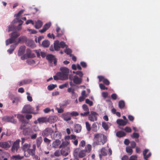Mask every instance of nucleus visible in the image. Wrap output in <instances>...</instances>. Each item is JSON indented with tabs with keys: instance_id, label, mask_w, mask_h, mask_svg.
Wrapping results in <instances>:
<instances>
[{
	"instance_id": "1",
	"label": "nucleus",
	"mask_w": 160,
	"mask_h": 160,
	"mask_svg": "<svg viewBox=\"0 0 160 160\" xmlns=\"http://www.w3.org/2000/svg\"><path fill=\"white\" fill-rule=\"evenodd\" d=\"M92 149V146L90 144H88L85 147V149L80 151L79 148L75 149L73 152L74 157H78L80 158H82L84 157L86 153H89Z\"/></svg>"
},
{
	"instance_id": "2",
	"label": "nucleus",
	"mask_w": 160,
	"mask_h": 160,
	"mask_svg": "<svg viewBox=\"0 0 160 160\" xmlns=\"http://www.w3.org/2000/svg\"><path fill=\"white\" fill-rule=\"evenodd\" d=\"M93 140L97 145H103L107 141V137L102 134L96 133L94 135Z\"/></svg>"
},
{
	"instance_id": "3",
	"label": "nucleus",
	"mask_w": 160,
	"mask_h": 160,
	"mask_svg": "<svg viewBox=\"0 0 160 160\" xmlns=\"http://www.w3.org/2000/svg\"><path fill=\"white\" fill-rule=\"evenodd\" d=\"M46 59L48 60L49 65L51 66H55L57 65V59L55 56L52 54L47 56Z\"/></svg>"
},
{
	"instance_id": "4",
	"label": "nucleus",
	"mask_w": 160,
	"mask_h": 160,
	"mask_svg": "<svg viewBox=\"0 0 160 160\" xmlns=\"http://www.w3.org/2000/svg\"><path fill=\"white\" fill-rule=\"evenodd\" d=\"M30 124L28 123L23 122L20 128V129L23 130V134L25 135H28L30 132Z\"/></svg>"
},
{
	"instance_id": "5",
	"label": "nucleus",
	"mask_w": 160,
	"mask_h": 160,
	"mask_svg": "<svg viewBox=\"0 0 160 160\" xmlns=\"http://www.w3.org/2000/svg\"><path fill=\"white\" fill-rule=\"evenodd\" d=\"M30 145L25 144L22 147V149L24 151V156L26 157L30 156Z\"/></svg>"
},
{
	"instance_id": "6",
	"label": "nucleus",
	"mask_w": 160,
	"mask_h": 160,
	"mask_svg": "<svg viewBox=\"0 0 160 160\" xmlns=\"http://www.w3.org/2000/svg\"><path fill=\"white\" fill-rule=\"evenodd\" d=\"M20 140L17 139L13 143V145L11 148V151L12 152H17L19 148V143Z\"/></svg>"
},
{
	"instance_id": "7",
	"label": "nucleus",
	"mask_w": 160,
	"mask_h": 160,
	"mask_svg": "<svg viewBox=\"0 0 160 160\" xmlns=\"http://www.w3.org/2000/svg\"><path fill=\"white\" fill-rule=\"evenodd\" d=\"M98 114L94 111H91L90 114L88 115V119L92 122L96 121L97 120V117Z\"/></svg>"
},
{
	"instance_id": "8",
	"label": "nucleus",
	"mask_w": 160,
	"mask_h": 160,
	"mask_svg": "<svg viewBox=\"0 0 160 160\" xmlns=\"http://www.w3.org/2000/svg\"><path fill=\"white\" fill-rule=\"evenodd\" d=\"M30 58V49L28 48L26 50V53L23 56L21 57V58L22 60H24L27 59V62L28 64H30L29 58Z\"/></svg>"
},
{
	"instance_id": "9",
	"label": "nucleus",
	"mask_w": 160,
	"mask_h": 160,
	"mask_svg": "<svg viewBox=\"0 0 160 160\" xmlns=\"http://www.w3.org/2000/svg\"><path fill=\"white\" fill-rule=\"evenodd\" d=\"M12 144V143L11 141L1 142H0V147L5 149H8L11 147Z\"/></svg>"
},
{
	"instance_id": "10",
	"label": "nucleus",
	"mask_w": 160,
	"mask_h": 160,
	"mask_svg": "<svg viewBox=\"0 0 160 160\" xmlns=\"http://www.w3.org/2000/svg\"><path fill=\"white\" fill-rule=\"evenodd\" d=\"M53 130L51 128H47L42 131V135L43 137H47L53 132Z\"/></svg>"
},
{
	"instance_id": "11",
	"label": "nucleus",
	"mask_w": 160,
	"mask_h": 160,
	"mask_svg": "<svg viewBox=\"0 0 160 160\" xmlns=\"http://www.w3.org/2000/svg\"><path fill=\"white\" fill-rule=\"evenodd\" d=\"M69 79L71 80H72L74 83L76 84H79L82 82V78H79L77 75L74 76L73 78L70 76Z\"/></svg>"
},
{
	"instance_id": "12",
	"label": "nucleus",
	"mask_w": 160,
	"mask_h": 160,
	"mask_svg": "<svg viewBox=\"0 0 160 160\" xmlns=\"http://www.w3.org/2000/svg\"><path fill=\"white\" fill-rule=\"evenodd\" d=\"M31 23L32 25H34L35 28L36 29H39L42 27V25L43 23L42 21L40 20H38L35 22V25L34 22L31 20Z\"/></svg>"
},
{
	"instance_id": "13",
	"label": "nucleus",
	"mask_w": 160,
	"mask_h": 160,
	"mask_svg": "<svg viewBox=\"0 0 160 160\" xmlns=\"http://www.w3.org/2000/svg\"><path fill=\"white\" fill-rule=\"evenodd\" d=\"M62 136V134L61 132H59L57 130L52 134H51V138L54 139H58L61 138Z\"/></svg>"
},
{
	"instance_id": "14",
	"label": "nucleus",
	"mask_w": 160,
	"mask_h": 160,
	"mask_svg": "<svg viewBox=\"0 0 160 160\" xmlns=\"http://www.w3.org/2000/svg\"><path fill=\"white\" fill-rule=\"evenodd\" d=\"M59 147V148H62L61 151V155L65 156H66L68 154L67 147L64 146L63 147L62 144Z\"/></svg>"
},
{
	"instance_id": "15",
	"label": "nucleus",
	"mask_w": 160,
	"mask_h": 160,
	"mask_svg": "<svg viewBox=\"0 0 160 160\" xmlns=\"http://www.w3.org/2000/svg\"><path fill=\"white\" fill-rule=\"evenodd\" d=\"M57 75L59 77V80H66L68 78V75H67V74L59 72L57 73Z\"/></svg>"
},
{
	"instance_id": "16",
	"label": "nucleus",
	"mask_w": 160,
	"mask_h": 160,
	"mask_svg": "<svg viewBox=\"0 0 160 160\" xmlns=\"http://www.w3.org/2000/svg\"><path fill=\"white\" fill-rule=\"evenodd\" d=\"M57 32L56 36L58 37H62L64 34V31L63 30L61 29L59 27H57L56 29Z\"/></svg>"
},
{
	"instance_id": "17",
	"label": "nucleus",
	"mask_w": 160,
	"mask_h": 160,
	"mask_svg": "<svg viewBox=\"0 0 160 160\" xmlns=\"http://www.w3.org/2000/svg\"><path fill=\"white\" fill-rule=\"evenodd\" d=\"M51 25L50 22L46 23L43 26L42 29L39 30V32L41 33H44L50 28Z\"/></svg>"
},
{
	"instance_id": "18",
	"label": "nucleus",
	"mask_w": 160,
	"mask_h": 160,
	"mask_svg": "<svg viewBox=\"0 0 160 160\" xmlns=\"http://www.w3.org/2000/svg\"><path fill=\"white\" fill-rule=\"evenodd\" d=\"M61 117L64 121H69L71 119L70 115L69 112L63 113Z\"/></svg>"
},
{
	"instance_id": "19",
	"label": "nucleus",
	"mask_w": 160,
	"mask_h": 160,
	"mask_svg": "<svg viewBox=\"0 0 160 160\" xmlns=\"http://www.w3.org/2000/svg\"><path fill=\"white\" fill-rule=\"evenodd\" d=\"M2 120L6 122H11L13 123H15L16 121L14 120L12 117L6 116L2 118Z\"/></svg>"
},
{
	"instance_id": "20",
	"label": "nucleus",
	"mask_w": 160,
	"mask_h": 160,
	"mask_svg": "<svg viewBox=\"0 0 160 160\" xmlns=\"http://www.w3.org/2000/svg\"><path fill=\"white\" fill-rule=\"evenodd\" d=\"M22 112L24 113H29L30 112V105H25L23 108Z\"/></svg>"
},
{
	"instance_id": "21",
	"label": "nucleus",
	"mask_w": 160,
	"mask_h": 160,
	"mask_svg": "<svg viewBox=\"0 0 160 160\" xmlns=\"http://www.w3.org/2000/svg\"><path fill=\"white\" fill-rule=\"evenodd\" d=\"M48 122L52 123L56 122L57 119L58 117L56 116H51L48 118Z\"/></svg>"
},
{
	"instance_id": "22",
	"label": "nucleus",
	"mask_w": 160,
	"mask_h": 160,
	"mask_svg": "<svg viewBox=\"0 0 160 160\" xmlns=\"http://www.w3.org/2000/svg\"><path fill=\"white\" fill-rule=\"evenodd\" d=\"M37 120L39 123H42L48 122V118L47 117H42L38 118Z\"/></svg>"
},
{
	"instance_id": "23",
	"label": "nucleus",
	"mask_w": 160,
	"mask_h": 160,
	"mask_svg": "<svg viewBox=\"0 0 160 160\" xmlns=\"http://www.w3.org/2000/svg\"><path fill=\"white\" fill-rule=\"evenodd\" d=\"M110 126L111 124L108 122H102V126L106 131H107L109 129Z\"/></svg>"
},
{
	"instance_id": "24",
	"label": "nucleus",
	"mask_w": 160,
	"mask_h": 160,
	"mask_svg": "<svg viewBox=\"0 0 160 160\" xmlns=\"http://www.w3.org/2000/svg\"><path fill=\"white\" fill-rule=\"evenodd\" d=\"M61 143V141L59 139H56L52 143V147L56 148L58 147V146Z\"/></svg>"
},
{
	"instance_id": "25",
	"label": "nucleus",
	"mask_w": 160,
	"mask_h": 160,
	"mask_svg": "<svg viewBox=\"0 0 160 160\" xmlns=\"http://www.w3.org/2000/svg\"><path fill=\"white\" fill-rule=\"evenodd\" d=\"M117 123L120 126H125L127 123V121H124L122 119H118L117 120Z\"/></svg>"
},
{
	"instance_id": "26",
	"label": "nucleus",
	"mask_w": 160,
	"mask_h": 160,
	"mask_svg": "<svg viewBox=\"0 0 160 160\" xmlns=\"http://www.w3.org/2000/svg\"><path fill=\"white\" fill-rule=\"evenodd\" d=\"M82 127L79 124H76L75 125L74 131L77 133H79L81 131Z\"/></svg>"
},
{
	"instance_id": "27",
	"label": "nucleus",
	"mask_w": 160,
	"mask_h": 160,
	"mask_svg": "<svg viewBox=\"0 0 160 160\" xmlns=\"http://www.w3.org/2000/svg\"><path fill=\"white\" fill-rule=\"evenodd\" d=\"M24 11V10H21L18 13L15 14V15L16 17V18L13 21V22H15L16 20L18 21H20L19 20H21V19L19 18V17L23 13Z\"/></svg>"
},
{
	"instance_id": "28",
	"label": "nucleus",
	"mask_w": 160,
	"mask_h": 160,
	"mask_svg": "<svg viewBox=\"0 0 160 160\" xmlns=\"http://www.w3.org/2000/svg\"><path fill=\"white\" fill-rule=\"evenodd\" d=\"M25 46L21 47L18 51V55L20 56L22 55L25 52Z\"/></svg>"
},
{
	"instance_id": "29",
	"label": "nucleus",
	"mask_w": 160,
	"mask_h": 160,
	"mask_svg": "<svg viewBox=\"0 0 160 160\" xmlns=\"http://www.w3.org/2000/svg\"><path fill=\"white\" fill-rule=\"evenodd\" d=\"M42 141V139L41 137H38L36 139V144L38 148H39L41 145Z\"/></svg>"
},
{
	"instance_id": "30",
	"label": "nucleus",
	"mask_w": 160,
	"mask_h": 160,
	"mask_svg": "<svg viewBox=\"0 0 160 160\" xmlns=\"http://www.w3.org/2000/svg\"><path fill=\"white\" fill-rule=\"evenodd\" d=\"M54 47L55 50L58 51L60 48L59 41L58 40L56 41L54 43Z\"/></svg>"
},
{
	"instance_id": "31",
	"label": "nucleus",
	"mask_w": 160,
	"mask_h": 160,
	"mask_svg": "<svg viewBox=\"0 0 160 160\" xmlns=\"http://www.w3.org/2000/svg\"><path fill=\"white\" fill-rule=\"evenodd\" d=\"M60 69L62 73L67 74V75H68L69 70L67 68L65 67H61Z\"/></svg>"
},
{
	"instance_id": "32",
	"label": "nucleus",
	"mask_w": 160,
	"mask_h": 160,
	"mask_svg": "<svg viewBox=\"0 0 160 160\" xmlns=\"http://www.w3.org/2000/svg\"><path fill=\"white\" fill-rule=\"evenodd\" d=\"M116 135L118 137L121 138L125 136L126 134L122 131H119L116 133Z\"/></svg>"
},
{
	"instance_id": "33",
	"label": "nucleus",
	"mask_w": 160,
	"mask_h": 160,
	"mask_svg": "<svg viewBox=\"0 0 160 160\" xmlns=\"http://www.w3.org/2000/svg\"><path fill=\"white\" fill-rule=\"evenodd\" d=\"M118 106L121 109L124 108L125 107V103L124 101L122 100L119 101L118 102Z\"/></svg>"
},
{
	"instance_id": "34",
	"label": "nucleus",
	"mask_w": 160,
	"mask_h": 160,
	"mask_svg": "<svg viewBox=\"0 0 160 160\" xmlns=\"http://www.w3.org/2000/svg\"><path fill=\"white\" fill-rule=\"evenodd\" d=\"M42 45L44 47H48L50 45L49 41L48 40H45L42 42Z\"/></svg>"
},
{
	"instance_id": "35",
	"label": "nucleus",
	"mask_w": 160,
	"mask_h": 160,
	"mask_svg": "<svg viewBox=\"0 0 160 160\" xmlns=\"http://www.w3.org/2000/svg\"><path fill=\"white\" fill-rule=\"evenodd\" d=\"M23 157L22 156H21L19 155H13L11 158L14 160H21L23 158Z\"/></svg>"
},
{
	"instance_id": "36",
	"label": "nucleus",
	"mask_w": 160,
	"mask_h": 160,
	"mask_svg": "<svg viewBox=\"0 0 160 160\" xmlns=\"http://www.w3.org/2000/svg\"><path fill=\"white\" fill-rule=\"evenodd\" d=\"M19 33L14 32H12L11 34V37L13 39H14V40H15V39L18 37L19 36Z\"/></svg>"
},
{
	"instance_id": "37",
	"label": "nucleus",
	"mask_w": 160,
	"mask_h": 160,
	"mask_svg": "<svg viewBox=\"0 0 160 160\" xmlns=\"http://www.w3.org/2000/svg\"><path fill=\"white\" fill-rule=\"evenodd\" d=\"M20 21H18L16 20L15 22H13V21L12 22V23H15L16 22H20V24H19L18 26L17 27V29L18 30H20L21 29V25L22 24L23 22L21 20H19Z\"/></svg>"
},
{
	"instance_id": "38",
	"label": "nucleus",
	"mask_w": 160,
	"mask_h": 160,
	"mask_svg": "<svg viewBox=\"0 0 160 160\" xmlns=\"http://www.w3.org/2000/svg\"><path fill=\"white\" fill-rule=\"evenodd\" d=\"M15 40L12 38L11 37V38L9 39H7L6 41V45H8L10 44L13 43L14 42Z\"/></svg>"
},
{
	"instance_id": "39",
	"label": "nucleus",
	"mask_w": 160,
	"mask_h": 160,
	"mask_svg": "<svg viewBox=\"0 0 160 160\" xmlns=\"http://www.w3.org/2000/svg\"><path fill=\"white\" fill-rule=\"evenodd\" d=\"M27 38L25 36L20 37L18 39V42H23L26 41Z\"/></svg>"
},
{
	"instance_id": "40",
	"label": "nucleus",
	"mask_w": 160,
	"mask_h": 160,
	"mask_svg": "<svg viewBox=\"0 0 160 160\" xmlns=\"http://www.w3.org/2000/svg\"><path fill=\"white\" fill-rule=\"evenodd\" d=\"M92 130L94 132H97L98 130L97 125L95 123L92 124Z\"/></svg>"
},
{
	"instance_id": "41",
	"label": "nucleus",
	"mask_w": 160,
	"mask_h": 160,
	"mask_svg": "<svg viewBox=\"0 0 160 160\" xmlns=\"http://www.w3.org/2000/svg\"><path fill=\"white\" fill-rule=\"evenodd\" d=\"M15 116L16 117L17 116V118L20 121H22L24 118V116L20 114H18L17 115H15Z\"/></svg>"
},
{
	"instance_id": "42",
	"label": "nucleus",
	"mask_w": 160,
	"mask_h": 160,
	"mask_svg": "<svg viewBox=\"0 0 160 160\" xmlns=\"http://www.w3.org/2000/svg\"><path fill=\"white\" fill-rule=\"evenodd\" d=\"M101 152L102 156H105L107 155V153L104 147H103L102 148L101 150Z\"/></svg>"
},
{
	"instance_id": "43",
	"label": "nucleus",
	"mask_w": 160,
	"mask_h": 160,
	"mask_svg": "<svg viewBox=\"0 0 160 160\" xmlns=\"http://www.w3.org/2000/svg\"><path fill=\"white\" fill-rule=\"evenodd\" d=\"M57 87L56 85L50 84L48 87V89L49 90H52Z\"/></svg>"
},
{
	"instance_id": "44",
	"label": "nucleus",
	"mask_w": 160,
	"mask_h": 160,
	"mask_svg": "<svg viewBox=\"0 0 160 160\" xmlns=\"http://www.w3.org/2000/svg\"><path fill=\"white\" fill-rule=\"evenodd\" d=\"M86 127L87 131L89 132L91 130V127L90 124L88 122H85Z\"/></svg>"
},
{
	"instance_id": "45",
	"label": "nucleus",
	"mask_w": 160,
	"mask_h": 160,
	"mask_svg": "<svg viewBox=\"0 0 160 160\" xmlns=\"http://www.w3.org/2000/svg\"><path fill=\"white\" fill-rule=\"evenodd\" d=\"M126 151L127 153H129L130 155H131L133 152L132 149L129 147L126 148Z\"/></svg>"
},
{
	"instance_id": "46",
	"label": "nucleus",
	"mask_w": 160,
	"mask_h": 160,
	"mask_svg": "<svg viewBox=\"0 0 160 160\" xmlns=\"http://www.w3.org/2000/svg\"><path fill=\"white\" fill-rule=\"evenodd\" d=\"M59 43L60 48H64L65 47L67 48L68 46L63 41H61Z\"/></svg>"
},
{
	"instance_id": "47",
	"label": "nucleus",
	"mask_w": 160,
	"mask_h": 160,
	"mask_svg": "<svg viewBox=\"0 0 160 160\" xmlns=\"http://www.w3.org/2000/svg\"><path fill=\"white\" fill-rule=\"evenodd\" d=\"M72 50L69 48H66V49L64 50V52L68 55H70L72 53Z\"/></svg>"
},
{
	"instance_id": "48",
	"label": "nucleus",
	"mask_w": 160,
	"mask_h": 160,
	"mask_svg": "<svg viewBox=\"0 0 160 160\" xmlns=\"http://www.w3.org/2000/svg\"><path fill=\"white\" fill-rule=\"evenodd\" d=\"M69 113L71 116L73 117L77 116L79 115L78 113L76 111H73L70 113L69 112Z\"/></svg>"
},
{
	"instance_id": "49",
	"label": "nucleus",
	"mask_w": 160,
	"mask_h": 160,
	"mask_svg": "<svg viewBox=\"0 0 160 160\" xmlns=\"http://www.w3.org/2000/svg\"><path fill=\"white\" fill-rule=\"evenodd\" d=\"M31 11L33 14L35 13L38 11V9L36 8H31Z\"/></svg>"
},
{
	"instance_id": "50",
	"label": "nucleus",
	"mask_w": 160,
	"mask_h": 160,
	"mask_svg": "<svg viewBox=\"0 0 160 160\" xmlns=\"http://www.w3.org/2000/svg\"><path fill=\"white\" fill-rule=\"evenodd\" d=\"M131 137L133 138H138L139 137V134L137 133L134 132Z\"/></svg>"
},
{
	"instance_id": "51",
	"label": "nucleus",
	"mask_w": 160,
	"mask_h": 160,
	"mask_svg": "<svg viewBox=\"0 0 160 160\" xmlns=\"http://www.w3.org/2000/svg\"><path fill=\"white\" fill-rule=\"evenodd\" d=\"M82 108L84 111L86 112H89V109L87 105L83 104L82 106Z\"/></svg>"
},
{
	"instance_id": "52",
	"label": "nucleus",
	"mask_w": 160,
	"mask_h": 160,
	"mask_svg": "<svg viewBox=\"0 0 160 160\" xmlns=\"http://www.w3.org/2000/svg\"><path fill=\"white\" fill-rule=\"evenodd\" d=\"M85 102L87 104H88L90 106H91L93 105L92 102V101H90L88 99H86Z\"/></svg>"
},
{
	"instance_id": "53",
	"label": "nucleus",
	"mask_w": 160,
	"mask_h": 160,
	"mask_svg": "<svg viewBox=\"0 0 160 160\" xmlns=\"http://www.w3.org/2000/svg\"><path fill=\"white\" fill-rule=\"evenodd\" d=\"M100 88L102 90L108 89V88L106 87L102 83H100L99 84Z\"/></svg>"
},
{
	"instance_id": "54",
	"label": "nucleus",
	"mask_w": 160,
	"mask_h": 160,
	"mask_svg": "<svg viewBox=\"0 0 160 160\" xmlns=\"http://www.w3.org/2000/svg\"><path fill=\"white\" fill-rule=\"evenodd\" d=\"M130 143V145L132 148H134L136 147V143L134 141H131Z\"/></svg>"
},
{
	"instance_id": "55",
	"label": "nucleus",
	"mask_w": 160,
	"mask_h": 160,
	"mask_svg": "<svg viewBox=\"0 0 160 160\" xmlns=\"http://www.w3.org/2000/svg\"><path fill=\"white\" fill-rule=\"evenodd\" d=\"M124 130L127 132H132L131 129L128 127H126Z\"/></svg>"
},
{
	"instance_id": "56",
	"label": "nucleus",
	"mask_w": 160,
	"mask_h": 160,
	"mask_svg": "<svg viewBox=\"0 0 160 160\" xmlns=\"http://www.w3.org/2000/svg\"><path fill=\"white\" fill-rule=\"evenodd\" d=\"M85 145V142L84 140H82L79 144V147H83Z\"/></svg>"
},
{
	"instance_id": "57",
	"label": "nucleus",
	"mask_w": 160,
	"mask_h": 160,
	"mask_svg": "<svg viewBox=\"0 0 160 160\" xmlns=\"http://www.w3.org/2000/svg\"><path fill=\"white\" fill-rule=\"evenodd\" d=\"M61 152H60L59 150H56L54 153V155L56 157H59L60 156Z\"/></svg>"
},
{
	"instance_id": "58",
	"label": "nucleus",
	"mask_w": 160,
	"mask_h": 160,
	"mask_svg": "<svg viewBox=\"0 0 160 160\" xmlns=\"http://www.w3.org/2000/svg\"><path fill=\"white\" fill-rule=\"evenodd\" d=\"M68 84V83H65L64 84L61 85L59 86V88L61 89H63L64 88L67 87Z\"/></svg>"
},
{
	"instance_id": "59",
	"label": "nucleus",
	"mask_w": 160,
	"mask_h": 160,
	"mask_svg": "<svg viewBox=\"0 0 160 160\" xmlns=\"http://www.w3.org/2000/svg\"><path fill=\"white\" fill-rule=\"evenodd\" d=\"M19 100V99L18 98H14V100H12V102L13 103H15L16 104H17L18 103Z\"/></svg>"
},
{
	"instance_id": "60",
	"label": "nucleus",
	"mask_w": 160,
	"mask_h": 160,
	"mask_svg": "<svg viewBox=\"0 0 160 160\" xmlns=\"http://www.w3.org/2000/svg\"><path fill=\"white\" fill-rule=\"evenodd\" d=\"M117 95L115 93H113L111 95V98L114 100H115L117 99Z\"/></svg>"
},
{
	"instance_id": "61",
	"label": "nucleus",
	"mask_w": 160,
	"mask_h": 160,
	"mask_svg": "<svg viewBox=\"0 0 160 160\" xmlns=\"http://www.w3.org/2000/svg\"><path fill=\"white\" fill-rule=\"evenodd\" d=\"M103 82L105 84L107 85H108L110 84L109 81L106 78L103 80Z\"/></svg>"
},
{
	"instance_id": "62",
	"label": "nucleus",
	"mask_w": 160,
	"mask_h": 160,
	"mask_svg": "<svg viewBox=\"0 0 160 160\" xmlns=\"http://www.w3.org/2000/svg\"><path fill=\"white\" fill-rule=\"evenodd\" d=\"M47 36L49 38H53L54 39L55 38V37L53 34H51L50 33H49L48 34Z\"/></svg>"
},
{
	"instance_id": "63",
	"label": "nucleus",
	"mask_w": 160,
	"mask_h": 160,
	"mask_svg": "<svg viewBox=\"0 0 160 160\" xmlns=\"http://www.w3.org/2000/svg\"><path fill=\"white\" fill-rule=\"evenodd\" d=\"M76 74L78 75L80 77H82L83 76V74L82 72L80 71H77L76 72Z\"/></svg>"
},
{
	"instance_id": "64",
	"label": "nucleus",
	"mask_w": 160,
	"mask_h": 160,
	"mask_svg": "<svg viewBox=\"0 0 160 160\" xmlns=\"http://www.w3.org/2000/svg\"><path fill=\"white\" fill-rule=\"evenodd\" d=\"M137 158L136 155H132L130 157L129 160H136Z\"/></svg>"
}]
</instances>
